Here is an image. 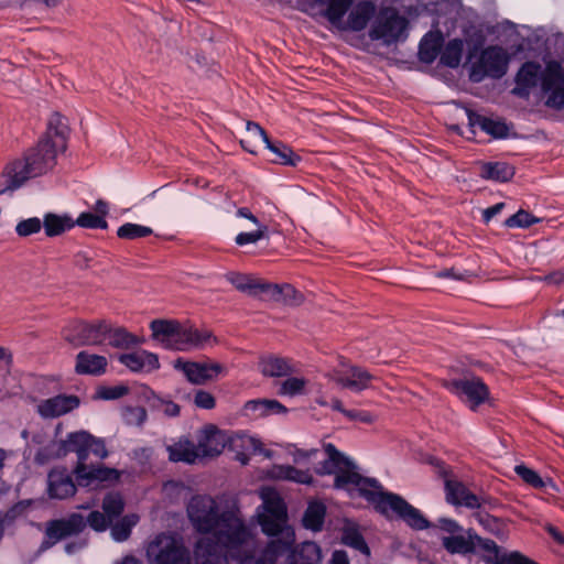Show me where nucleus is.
Listing matches in <instances>:
<instances>
[{
    "label": "nucleus",
    "instance_id": "1",
    "mask_svg": "<svg viewBox=\"0 0 564 564\" xmlns=\"http://www.w3.org/2000/svg\"><path fill=\"white\" fill-rule=\"evenodd\" d=\"M187 516L194 530L203 536L196 542V564H252L257 541L235 502L220 506L206 495L194 496L187 505Z\"/></svg>",
    "mask_w": 564,
    "mask_h": 564
},
{
    "label": "nucleus",
    "instance_id": "2",
    "mask_svg": "<svg viewBox=\"0 0 564 564\" xmlns=\"http://www.w3.org/2000/svg\"><path fill=\"white\" fill-rule=\"evenodd\" d=\"M327 459L319 468L321 474H336L335 487L349 489L354 487L359 495L375 509L384 516L392 511L408 525L415 530H423L429 527V521L419 509L411 506L401 496L383 491L382 486L375 478L362 477L355 470L352 462L328 443L325 445Z\"/></svg>",
    "mask_w": 564,
    "mask_h": 564
},
{
    "label": "nucleus",
    "instance_id": "3",
    "mask_svg": "<svg viewBox=\"0 0 564 564\" xmlns=\"http://www.w3.org/2000/svg\"><path fill=\"white\" fill-rule=\"evenodd\" d=\"M263 512L259 513V523L268 535H276L261 555L254 558L252 564L286 563L293 557L291 545L294 544V532L285 528L286 508L282 498L273 490H264L261 495Z\"/></svg>",
    "mask_w": 564,
    "mask_h": 564
},
{
    "label": "nucleus",
    "instance_id": "4",
    "mask_svg": "<svg viewBox=\"0 0 564 564\" xmlns=\"http://www.w3.org/2000/svg\"><path fill=\"white\" fill-rule=\"evenodd\" d=\"M152 338L166 349L187 351L216 343L208 329H199L175 319H154L150 324Z\"/></svg>",
    "mask_w": 564,
    "mask_h": 564
},
{
    "label": "nucleus",
    "instance_id": "5",
    "mask_svg": "<svg viewBox=\"0 0 564 564\" xmlns=\"http://www.w3.org/2000/svg\"><path fill=\"white\" fill-rule=\"evenodd\" d=\"M317 4L325 6L324 15L339 30L361 31L376 12L371 1H359L349 12L348 19L344 17L350 9L354 0H314Z\"/></svg>",
    "mask_w": 564,
    "mask_h": 564
},
{
    "label": "nucleus",
    "instance_id": "6",
    "mask_svg": "<svg viewBox=\"0 0 564 564\" xmlns=\"http://www.w3.org/2000/svg\"><path fill=\"white\" fill-rule=\"evenodd\" d=\"M58 153V151L50 147L43 149L42 143L39 142L25 158L9 162L3 170L2 176H22L24 174L41 176L52 173Z\"/></svg>",
    "mask_w": 564,
    "mask_h": 564
},
{
    "label": "nucleus",
    "instance_id": "7",
    "mask_svg": "<svg viewBox=\"0 0 564 564\" xmlns=\"http://www.w3.org/2000/svg\"><path fill=\"white\" fill-rule=\"evenodd\" d=\"M150 564H191L189 550L172 534L161 533L147 547Z\"/></svg>",
    "mask_w": 564,
    "mask_h": 564
},
{
    "label": "nucleus",
    "instance_id": "8",
    "mask_svg": "<svg viewBox=\"0 0 564 564\" xmlns=\"http://www.w3.org/2000/svg\"><path fill=\"white\" fill-rule=\"evenodd\" d=\"M509 54L501 46H489L481 51L477 61L471 63L470 79L481 82L486 76L500 78L508 68Z\"/></svg>",
    "mask_w": 564,
    "mask_h": 564
},
{
    "label": "nucleus",
    "instance_id": "9",
    "mask_svg": "<svg viewBox=\"0 0 564 564\" xmlns=\"http://www.w3.org/2000/svg\"><path fill=\"white\" fill-rule=\"evenodd\" d=\"M408 21L393 8H382L377 14L369 36L372 40H382L384 44H391L401 39Z\"/></svg>",
    "mask_w": 564,
    "mask_h": 564
},
{
    "label": "nucleus",
    "instance_id": "10",
    "mask_svg": "<svg viewBox=\"0 0 564 564\" xmlns=\"http://www.w3.org/2000/svg\"><path fill=\"white\" fill-rule=\"evenodd\" d=\"M108 322H73L64 329V338L74 346L101 345L107 340Z\"/></svg>",
    "mask_w": 564,
    "mask_h": 564
},
{
    "label": "nucleus",
    "instance_id": "11",
    "mask_svg": "<svg viewBox=\"0 0 564 564\" xmlns=\"http://www.w3.org/2000/svg\"><path fill=\"white\" fill-rule=\"evenodd\" d=\"M174 368L182 371L191 383L197 386L215 381L227 372L224 365L210 359L189 361L178 358L174 362Z\"/></svg>",
    "mask_w": 564,
    "mask_h": 564
},
{
    "label": "nucleus",
    "instance_id": "12",
    "mask_svg": "<svg viewBox=\"0 0 564 564\" xmlns=\"http://www.w3.org/2000/svg\"><path fill=\"white\" fill-rule=\"evenodd\" d=\"M541 86L546 95V106L555 109L564 107V62L551 61L541 74Z\"/></svg>",
    "mask_w": 564,
    "mask_h": 564
},
{
    "label": "nucleus",
    "instance_id": "13",
    "mask_svg": "<svg viewBox=\"0 0 564 564\" xmlns=\"http://www.w3.org/2000/svg\"><path fill=\"white\" fill-rule=\"evenodd\" d=\"M443 386L475 411L489 398V389L477 377L444 381Z\"/></svg>",
    "mask_w": 564,
    "mask_h": 564
},
{
    "label": "nucleus",
    "instance_id": "14",
    "mask_svg": "<svg viewBox=\"0 0 564 564\" xmlns=\"http://www.w3.org/2000/svg\"><path fill=\"white\" fill-rule=\"evenodd\" d=\"M435 467L445 481L446 501L454 506H464L476 509L481 506V498L473 494L462 481L451 477V471L440 460H435Z\"/></svg>",
    "mask_w": 564,
    "mask_h": 564
},
{
    "label": "nucleus",
    "instance_id": "15",
    "mask_svg": "<svg viewBox=\"0 0 564 564\" xmlns=\"http://www.w3.org/2000/svg\"><path fill=\"white\" fill-rule=\"evenodd\" d=\"M86 527L85 518L79 513H72L69 517L47 522L45 540L40 550L45 551L58 541L80 533Z\"/></svg>",
    "mask_w": 564,
    "mask_h": 564
},
{
    "label": "nucleus",
    "instance_id": "16",
    "mask_svg": "<svg viewBox=\"0 0 564 564\" xmlns=\"http://www.w3.org/2000/svg\"><path fill=\"white\" fill-rule=\"evenodd\" d=\"M330 378L343 388L360 392L370 387L375 376L365 368L341 360L332 371Z\"/></svg>",
    "mask_w": 564,
    "mask_h": 564
},
{
    "label": "nucleus",
    "instance_id": "17",
    "mask_svg": "<svg viewBox=\"0 0 564 564\" xmlns=\"http://www.w3.org/2000/svg\"><path fill=\"white\" fill-rule=\"evenodd\" d=\"M90 441V433L86 431H78L69 433L65 440L53 442L45 449L55 454L57 457L65 456L67 453H76L78 462L86 463L88 458V444Z\"/></svg>",
    "mask_w": 564,
    "mask_h": 564
},
{
    "label": "nucleus",
    "instance_id": "18",
    "mask_svg": "<svg viewBox=\"0 0 564 564\" xmlns=\"http://www.w3.org/2000/svg\"><path fill=\"white\" fill-rule=\"evenodd\" d=\"M69 128L67 120L59 113L51 116L44 137L40 140L43 149L47 147L63 153L67 149Z\"/></svg>",
    "mask_w": 564,
    "mask_h": 564
},
{
    "label": "nucleus",
    "instance_id": "19",
    "mask_svg": "<svg viewBox=\"0 0 564 564\" xmlns=\"http://www.w3.org/2000/svg\"><path fill=\"white\" fill-rule=\"evenodd\" d=\"M227 441L225 433L215 425H207L202 430L196 445L199 458L218 456L224 451Z\"/></svg>",
    "mask_w": 564,
    "mask_h": 564
},
{
    "label": "nucleus",
    "instance_id": "20",
    "mask_svg": "<svg viewBox=\"0 0 564 564\" xmlns=\"http://www.w3.org/2000/svg\"><path fill=\"white\" fill-rule=\"evenodd\" d=\"M47 492L52 499H66L75 495L76 486L65 468H55L48 473Z\"/></svg>",
    "mask_w": 564,
    "mask_h": 564
},
{
    "label": "nucleus",
    "instance_id": "21",
    "mask_svg": "<svg viewBox=\"0 0 564 564\" xmlns=\"http://www.w3.org/2000/svg\"><path fill=\"white\" fill-rule=\"evenodd\" d=\"M79 405V399L75 395H56L43 400L37 405L39 414L44 419H52L64 415Z\"/></svg>",
    "mask_w": 564,
    "mask_h": 564
},
{
    "label": "nucleus",
    "instance_id": "22",
    "mask_svg": "<svg viewBox=\"0 0 564 564\" xmlns=\"http://www.w3.org/2000/svg\"><path fill=\"white\" fill-rule=\"evenodd\" d=\"M119 361L135 372H150L160 367L158 356L147 350L122 354L119 356Z\"/></svg>",
    "mask_w": 564,
    "mask_h": 564
},
{
    "label": "nucleus",
    "instance_id": "23",
    "mask_svg": "<svg viewBox=\"0 0 564 564\" xmlns=\"http://www.w3.org/2000/svg\"><path fill=\"white\" fill-rule=\"evenodd\" d=\"M80 485L89 486L93 481L117 480L119 474L116 469L104 466H89L86 463L77 464L74 470Z\"/></svg>",
    "mask_w": 564,
    "mask_h": 564
},
{
    "label": "nucleus",
    "instance_id": "24",
    "mask_svg": "<svg viewBox=\"0 0 564 564\" xmlns=\"http://www.w3.org/2000/svg\"><path fill=\"white\" fill-rule=\"evenodd\" d=\"M226 280L230 282L238 291L248 293L250 295L264 293L271 288V283L264 282L254 275L240 272H228L226 274Z\"/></svg>",
    "mask_w": 564,
    "mask_h": 564
},
{
    "label": "nucleus",
    "instance_id": "25",
    "mask_svg": "<svg viewBox=\"0 0 564 564\" xmlns=\"http://www.w3.org/2000/svg\"><path fill=\"white\" fill-rule=\"evenodd\" d=\"M475 538L477 534L468 530L466 534L457 533L442 538V545L449 554L466 555L475 552Z\"/></svg>",
    "mask_w": 564,
    "mask_h": 564
},
{
    "label": "nucleus",
    "instance_id": "26",
    "mask_svg": "<svg viewBox=\"0 0 564 564\" xmlns=\"http://www.w3.org/2000/svg\"><path fill=\"white\" fill-rule=\"evenodd\" d=\"M107 359L101 355L80 351L76 356V372L80 375L99 376L106 371Z\"/></svg>",
    "mask_w": 564,
    "mask_h": 564
},
{
    "label": "nucleus",
    "instance_id": "27",
    "mask_svg": "<svg viewBox=\"0 0 564 564\" xmlns=\"http://www.w3.org/2000/svg\"><path fill=\"white\" fill-rule=\"evenodd\" d=\"M166 451L169 459L175 463L193 464L199 458L196 445L188 440H180L174 444L167 445Z\"/></svg>",
    "mask_w": 564,
    "mask_h": 564
},
{
    "label": "nucleus",
    "instance_id": "28",
    "mask_svg": "<svg viewBox=\"0 0 564 564\" xmlns=\"http://www.w3.org/2000/svg\"><path fill=\"white\" fill-rule=\"evenodd\" d=\"M265 147L272 154L271 162L275 164L296 166L301 162V156L284 143L269 141Z\"/></svg>",
    "mask_w": 564,
    "mask_h": 564
},
{
    "label": "nucleus",
    "instance_id": "29",
    "mask_svg": "<svg viewBox=\"0 0 564 564\" xmlns=\"http://www.w3.org/2000/svg\"><path fill=\"white\" fill-rule=\"evenodd\" d=\"M468 120L470 126H478L486 133L495 138H503L508 133V127L505 122L499 120H492L474 112H468Z\"/></svg>",
    "mask_w": 564,
    "mask_h": 564
},
{
    "label": "nucleus",
    "instance_id": "30",
    "mask_svg": "<svg viewBox=\"0 0 564 564\" xmlns=\"http://www.w3.org/2000/svg\"><path fill=\"white\" fill-rule=\"evenodd\" d=\"M270 141L267 132L256 122L248 121L247 122V137L240 141L241 147L254 154L256 148L262 142L265 145Z\"/></svg>",
    "mask_w": 564,
    "mask_h": 564
},
{
    "label": "nucleus",
    "instance_id": "31",
    "mask_svg": "<svg viewBox=\"0 0 564 564\" xmlns=\"http://www.w3.org/2000/svg\"><path fill=\"white\" fill-rule=\"evenodd\" d=\"M326 516V507L323 502L313 501L308 505L303 516V525L313 531H321Z\"/></svg>",
    "mask_w": 564,
    "mask_h": 564
},
{
    "label": "nucleus",
    "instance_id": "32",
    "mask_svg": "<svg viewBox=\"0 0 564 564\" xmlns=\"http://www.w3.org/2000/svg\"><path fill=\"white\" fill-rule=\"evenodd\" d=\"M272 476L278 479L291 480L305 485L311 484L313 480L308 470H301L290 465L274 466L272 469Z\"/></svg>",
    "mask_w": 564,
    "mask_h": 564
},
{
    "label": "nucleus",
    "instance_id": "33",
    "mask_svg": "<svg viewBox=\"0 0 564 564\" xmlns=\"http://www.w3.org/2000/svg\"><path fill=\"white\" fill-rule=\"evenodd\" d=\"M247 412H251L254 415L263 416L271 413H284L286 408L276 400H251L245 405Z\"/></svg>",
    "mask_w": 564,
    "mask_h": 564
},
{
    "label": "nucleus",
    "instance_id": "34",
    "mask_svg": "<svg viewBox=\"0 0 564 564\" xmlns=\"http://www.w3.org/2000/svg\"><path fill=\"white\" fill-rule=\"evenodd\" d=\"M261 371L268 377H282L293 371L289 360L279 357H268L260 362Z\"/></svg>",
    "mask_w": 564,
    "mask_h": 564
},
{
    "label": "nucleus",
    "instance_id": "35",
    "mask_svg": "<svg viewBox=\"0 0 564 564\" xmlns=\"http://www.w3.org/2000/svg\"><path fill=\"white\" fill-rule=\"evenodd\" d=\"M341 543L350 546L366 555L370 554V550L359 530L352 524H346L341 532Z\"/></svg>",
    "mask_w": 564,
    "mask_h": 564
},
{
    "label": "nucleus",
    "instance_id": "36",
    "mask_svg": "<svg viewBox=\"0 0 564 564\" xmlns=\"http://www.w3.org/2000/svg\"><path fill=\"white\" fill-rule=\"evenodd\" d=\"M107 343L117 348H129L139 344L137 336L130 334L122 327L112 328L108 323Z\"/></svg>",
    "mask_w": 564,
    "mask_h": 564
},
{
    "label": "nucleus",
    "instance_id": "37",
    "mask_svg": "<svg viewBox=\"0 0 564 564\" xmlns=\"http://www.w3.org/2000/svg\"><path fill=\"white\" fill-rule=\"evenodd\" d=\"M464 43L459 39L449 41L441 53V62L448 67H457L460 63Z\"/></svg>",
    "mask_w": 564,
    "mask_h": 564
},
{
    "label": "nucleus",
    "instance_id": "38",
    "mask_svg": "<svg viewBox=\"0 0 564 564\" xmlns=\"http://www.w3.org/2000/svg\"><path fill=\"white\" fill-rule=\"evenodd\" d=\"M74 223L67 217H61L55 214H47L44 217L43 226L46 236L54 237L63 234L66 229L74 227Z\"/></svg>",
    "mask_w": 564,
    "mask_h": 564
},
{
    "label": "nucleus",
    "instance_id": "39",
    "mask_svg": "<svg viewBox=\"0 0 564 564\" xmlns=\"http://www.w3.org/2000/svg\"><path fill=\"white\" fill-rule=\"evenodd\" d=\"M441 37L435 34H427L420 44V58L425 63H432L438 55Z\"/></svg>",
    "mask_w": 564,
    "mask_h": 564
},
{
    "label": "nucleus",
    "instance_id": "40",
    "mask_svg": "<svg viewBox=\"0 0 564 564\" xmlns=\"http://www.w3.org/2000/svg\"><path fill=\"white\" fill-rule=\"evenodd\" d=\"M514 471L524 482L532 486L533 488L541 489L546 486H551L553 488L555 487L551 479L543 480L536 471L524 465L516 466Z\"/></svg>",
    "mask_w": 564,
    "mask_h": 564
},
{
    "label": "nucleus",
    "instance_id": "41",
    "mask_svg": "<svg viewBox=\"0 0 564 564\" xmlns=\"http://www.w3.org/2000/svg\"><path fill=\"white\" fill-rule=\"evenodd\" d=\"M269 227L265 224H258L254 230L242 231L238 234L235 238V242L237 246H246V245H254L261 239L268 237Z\"/></svg>",
    "mask_w": 564,
    "mask_h": 564
},
{
    "label": "nucleus",
    "instance_id": "42",
    "mask_svg": "<svg viewBox=\"0 0 564 564\" xmlns=\"http://www.w3.org/2000/svg\"><path fill=\"white\" fill-rule=\"evenodd\" d=\"M540 65L529 62L525 63L517 75V83L523 87H532L536 84Z\"/></svg>",
    "mask_w": 564,
    "mask_h": 564
},
{
    "label": "nucleus",
    "instance_id": "43",
    "mask_svg": "<svg viewBox=\"0 0 564 564\" xmlns=\"http://www.w3.org/2000/svg\"><path fill=\"white\" fill-rule=\"evenodd\" d=\"M152 234V229L147 226L127 223L118 228L117 235L121 239H137L148 237Z\"/></svg>",
    "mask_w": 564,
    "mask_h": 564
},
{
    "label": "nucleus",
    "instance_id": "44",
    "mask_svg": "<svg viewBox=\"0 0 564 564\" xmlns=\"http://www.w3.org/2000/svg\"><path fill=\"white\" fill-rule=\"evenodd\" d=\"M482 176H513L516 170L507 162H488L481 164Z\"/></svg>",
    "mask_w": 564,
    "mask_h": 564
},
{
    "label": "nucleus",
    "instance_id": "45",
    "mask_svg": "<svg viewBox=\"0 0 564 564\" xmlns=\"http://www.w3.org/2000/svg\"><path fill=\"white\" fill-rule=\"evenodd\" d=\"M539 221L540 219L529 212L520 209L518 213L506 219L505 226L509 228H528Z\"/></svg>",
    "mask_w": 564,
    "mask_h": 564
},
{
    "label": "nucleus",
    "instance_id": "46",
    "mask_svg": "<svg viewBox=\"0 0 564 564\" xmlns=\"http://www.w3.org/2000/svg\"><path fill=\"white\" fill-rule=\"evenodd\" d=\"M124 503L120 495L109 494L104 498L102 509L109 520L121 514Z\"/></svg>",
    "mask_w": 564,
    "mask_h": 564
},
{
    "label": "nucleus",
    "instance_id": "47",
    "mask_svg": "<svg viewBox=\"0 0 564 564\" xmlns=\"http://www.w3.org/2000/svg\"><path fill=\"white\" fill-rule=\"evenodd\" d=\"M307 381L304 378L291 377L284 380L279 388V394L294 397L302 394Z\"/></svg>",
    "mask_w": 564,
    "mask_h": 564
},
{
    "label": "nucleus",
    "instance_id": "48",
    "mask_svg": "<svg viewBox=\"0 0 564 564\" xmlns=\"http://www.w3.org/2000/svg\"><path fill=\"white\" fill-rule=\"evenodd\" d=\"M76 225L83 227V228H93V229H106L108 227V224L105 218L101 216H98L93 213H82L76 223Z\"/></svg>",
    "mask_w": 564,
    "mask_h": 564
},
{
    "label": "nucleus",
    "instance_id": "49",
    "mask_svg": "<svg viewBox=\"0 0 564 564\" xmlns=\"http://www.w3.org/2000/svg\"><path fill=\"white\" fill-rule=\"evenodd\" d=\"M123 420L129 425H142L147 420V411L142 406H127L122 411Z\"/></svg>",
    "mask_w": 564,
    "mask_h": 564
},
{
    "label": "nucleus",
    "instance_id": "50",
    "mask_svg": "<svg viewBox=\"0 0 564 564\" xmlns=\"http://www.w3.org/2000/svg\"><path fill=\"white\" fill-rule=\"evenodd\" d=\"M41 220L34 217L20 221L15 227V231L19 236L26 237L32 234L39 232L41 230Z\"/></svg>",
    "mask_w": 564,
    "mask_h": 564
},
{
    "label": "nucleus",
    "instance_id": "51",
    "mask_svg": "<svg viewBox=\"0 0 564 564\" xmlns=\"http://www.w3.org/2000/svg\"><path fill=\"white\" fill-rule=\"evenodd\" d=\"M194 404L200 409L212 410L216 405V400L210 392L197 390L194 395Z\"/></svg>",
    "mask_w": 564,
    "mask_h": 564
},
{
    "label": "nucleus",
    "instance_id": "52",
    "mask_svg": "<svg viewBox=\"0 0 564 564\" xmlns=\"http://www.w3.org/2000/svg\"><path fill=\"white\" fill-rule=\"evenodd\" d=\"M109 518L106 513H101L99 511H93L89 513L87 520H85L86 524H89L96 531H105L109 523Z\"/></svg>",
    "mask_w": 564,
    "mask_h": 564
},
{
    "label": "nucleus",
    "instance_id": "53",
    "mask_svg": "<svg viewBox=\"0 0 564 564\" xmlns=\"http://www.w3.org/2000/svg\"><path fill=\"white\" fill-rule=\"evenodd\" d=\"M88 445V455L93 454L99 459H104L108 456V451L102 438L95 437L90 434V441Z\"/></svg>",
    "mask_w": 564,
    "mask_h": 564
},
{
    "label": "nucleus",
    "instance_id": "54",
    "mask_svg": "<svg viewBox=\"0 0 564 564\" xmlns=\"http://www.w3.org/2000/svg\"><path fill=\"white\" fill-rule=\"evenodd\" d=\"M128 393V388L123 386L104 388L99 391V397L105 400H116Z\"/></svg>",
    "mask_w": 564,
    "mask_h": 564
},
{
    "label": "nucleus",
    "instance_id": "55",
    "mask_svg": "<svg viewBox=\"0 0 564 564\" xmlns=\"http://www.w3.org/2000/svg\"><path fill=\"white\" fill-rule=\"evenodd\" d=\"M265 293H270L272 296L283 295L285 299L295 297L297 294L296 290L290 284H271L270 290Z\"/></svg>",
    "mask_w": 564,
    "mask_h": 564
},
{
    "label": "nucleus",
    "instance_id": "56",
    "mask_svg": "<svg viewBox=\"0 0 564 564\" xmlns=\"http://www.w3.org/2000/svg\"><path fill=\"white\" fill-rule=\"evenodd\" d=\"M476 546H479L484 551L492 554L495 560H497L499 557V546L497 545V543L495 541H492L490 539H482L477 535V538H475V547Z\"/></svg>",
    "mask_w": 564,
    "mask_h": 564
},
{
    "label": "nucleus",
    "instance_id": "57",
    "mask_svg": "<svg viewBox=\"0 0 564 564\" xmlns=\"http://www.w3.org/2000/svg\"><path fill=\"white\" fill-rule=\"evenodd\" d=\"M437 528H440L442 531L449 533L451 535H455L463 531V528L457 523V521L448 518L438 519Z\"/></svg>",
    "mask_w": 564,
    "mask_h": 564
},
{
    "label": "nucleus",
    "instance_id": "58",
    "mask_svg": "<svg viewBox=\"0 0 564 564\" xmlns=\"http://www.w3.org/2000/svg\"><path fill=\"white\" fill-rule=\"evenodd\" d=\"M345 416L352 421H359L362 423L370 424L375 421L373 415L370 412L367 411H355V410H348L345 411Z\"/></svg>",
    "mask_w": 564,
    "mask_h": 564
},
{
    "label": "nucleus",
    "instance_id": "59",
    "mask_svg": "<svg viewBox=\"0 0 564 564\" xmlns=\"http://www.w3.org/2000/svg\"><path fill=\"white\" fill-rule=\"evenodd\" d=\"M131 529H129L123 522L119 521L111 529V534L116 541H124L129 538Z\"/></svg>",
    "mask_w": 564,
    "mask_h": 564
},
{
    "label": "nucleus",
    "instance_id": "60",
    "mask_svg": "<svg viewBox=\"0 0 564 564\" xmlns=\"http://www.w3.org/2000/svg\"><path fill=\"white\" fill-rule=\"evenodd\" d=\"M160 409L162 412L170 417H175L180 415L181 408L173 401L170 400H160Z\"/></svg>",
    "mask_w": 564,
    "mask_h": 564
},
{
    "label": "nucleus",
    "instance_id": "61",
    "mask_svg": "<svg viewBox=\"0 0 564 564\" xmlns=\"http://www.w3.org/2000/svg\"><path fill=\"white\" fill-rule=\"evenodd\" d=\"M93 262V257L86 251H79L74 257V264L79 269H88L90 268Z\"/></svg>",
    "mask_w": 564,
    "mask_h": 564
},
{
    "label": "nucleus",
    "instance_id": "62",
    "mask_svg": "<svg viewBox=\"0 0 564 564\" xmlns=\"http://www.w3.org/2000/svg\"><path fill=\"white\" fill-rule=\"evenodd\" d=\"M503 207L505 203H498L491 207L486 208L482 212L484 221L489 223L492 219V217L498 215L503 209Z\"/></svg>",
    "mask_w": 564,
    "mask_h": 564
},
{
    "label": "nucleus",
    "instance_id": "63",
    "mask_svg": "<svg viewBox=\"0 0 564 564\" xmlns=\"http://www.w3.org/2000/svg\"><path fill=\"white\" fill-rule=\"evenodd\" d=\"M330 564H350L346 551L336 550L332 554Z\"/></svg>",
    "mask_w": 564,
    "mask_h": 564
},
{
    "label": "nucleus",
    "instance_id": "64",
    "mask_svg": "<svg viewBox=\"0 0 564 564\" xmlns=\"http://www.w3.org/2000/svg\"><path fill=\"white\" fill-rule=\"evenodd\" d=\"M544 529L558 544H564V534L557 528L547 523L544 525Z\"/></svg>",
    "mask_w": 564,
    "mask_h": 564
}]
</instances>
